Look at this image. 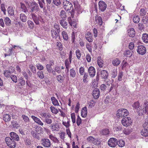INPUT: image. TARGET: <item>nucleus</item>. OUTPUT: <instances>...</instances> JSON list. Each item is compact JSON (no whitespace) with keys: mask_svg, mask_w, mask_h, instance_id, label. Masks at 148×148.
<instances>
[{"mask_svg":"<svg viewBox=\"0 0 148 148\" xmlns=\"http://www.w3.org/2000/svg\"><path fill=\"white\" fill-rule=\"evenodd\" d=\"M53 3L56 6L59 5L61 3V2L60 0H53Z\"/></svg>","mask_w":148,"mask_h":148,"instance_id":"obj_59","label":"nucleus"},{"mask_svg":"<svg viewBox=\"0 0 148 148\" xmlns=\"http://www.w3.org/2000/svg\"><path fill=\"white\" fill-rule=\"evenodd\" d=\"M128 35L131 37H133L135 35L134 29L132 28H130L128 30Z\"/></svg>","mask_w":148,"mask_h":148,"instance_id":"obj_19","label":"nucleus"},{"mask_svg":"<svg viewBox=\"0 0 148 148\" xmlns=\"http://www.w3.org/2000/svg\"><path fill=\"white\" fill-rule=\"evenodd\" d=\"M63 39L66 41H67L69 39V36L67 33L65 31H63L62 33Z\"/></svg>","mask_w":148,"mask_h":148,"instance_id":"obj_29","label":"nucleus"},{"mask_svg":"<svg viewBox=\"0 0 148 148\" xmlns=\"http://www.w3.org/2000/svg\"><path fill=\"white\" fill-rule=\"evenodd\" d=\"M88 77V73H85L83 77V81L84 83H87L88 82L87 79Z\"/></svg>","mask_w":148,"mask_h":148,"instance_id":"obj_46","label":"nucleus"},{"mask_svg":"<svg viewBox=\"0 0 148 148\" xmlns=\"http://www.w3.org/2000/svg\"><path fill=\"white\" fill-rule=\"evenodd\" d=\"M142 22L144 24H147L148 23V17L144 16L142 18Z\"/></svg>","mask_w":148,"mask_h":148,"instance_id":"obj_61","label":"nucleus"},{"mask_svg":"<svg viewBox=\"0 0 148 148\" xmlns=\"http://www.w3.org/2000/svg\"><path fill=\"white\" fill-rule=\"evenodd\" d=\"M11 137L14 140L18 141L19 137L14 132H12L10 133Z\"/></svg>","mask_w":148,"mask_h":148,"instance_id":"obj_16","label":"nucleus"},{"mask_svg":"<svg viewBox=\"0 0 148 148\" xmlns=\"http://www.w3.org/2000/svg\"><path fill=\"white\" fill-rule=\"evenodd\" d=\"M10 77L12 81L15 83L17 82V78L16 76L14 75H12L10 76Z\"/></svg>","mask_w":148,"mask_h":148,"instance_id":"obj_56","label":"nucleus"},{"mask_svg":"<svg viewBox=\"0 0 148 148\" xmlns=\"http://www.w3.org/2000/svg\"><path fill=\"white\" fill-rule=\"evenodd\" d=\"M133 22L135 23H138L140 21L139 16L138 15H135L133 18Z\"/></svg>","mask_w":148,"mask_h":148,"instance_id":"obj_37","label":"nucleus"},{"mask_svg":"<svg viewBox=\"0 0 148 148\" xmlns=\"http://www.w3.org/2000/svg\"><path fill=\"white\" fill-rule=\"evenodd\" d=\"M129 114V112L127 110L125 109L121 108L118 110L116 115L117 116L122 117L127 116Z\"/></svg>","mask_w":148,"mask_h":148,"instance_id":"obj_3","label":"nucleus"},{"mask_svg":"<svg viewBox=\"0 0 148 148\" xmlns=\"http://www.w3.org/2000/svg\"><path fill=\"white\" fill-rule=\"evenodd\" d=\"M60 16L62 18V19H66V15L64 11L62 10L60 13Z\"/></svg>","mask_w":148,"mask_h":148,"instance_id":"obj_33","label":"nucleus"},{"mask_svg":"<svg viewBox=\"0 0 148 148\" xmlns=\"http://www.w3.org/2000/svg\"><path fill=\"white\" fill-rule=\"evenodd\" d=\"M121 123L123 126L127 127L131 125L132 122L131 118L127 117L123 118L122 119Z\"/></svg>","mask_w":148,"mask_h":148,"instance_id":"obj_4","label":"nucleus"},{"mask_svg":"<svg viewBox=\"0 0 148 148\" xmlns=\"http://www.w3.org/2000/svg\"><path fill=\"white\" fill-rule=\"evenodd\" d=\"M85 38L89 42H92L93 41L92 35L89 32H88L85 35Z\"/></svg>","mask_w":148,"mask_h":148,"instance_id":"obj_14","label":"nucleus"},{"mask_svg":"<svg viewBox=\"0 0 148 148\" xmlns=\"http://www.w3.org/2000/svg\"><path fill=\"white\" fill-rule=\"evenodd\" d=\"M66 19H62L59 21V23L61 26L64 28L66 29L68 27V23L65 21Z\"/></svg>","mask_w":148,"mask_h":148,"instance_id":"obj_15","label":"nucleus"},{"mask_svg":"<svg viewBox=\"0 0 148 148\" xmlns=\"http://www.w3.org/2000/svg\"><path fill=\"white\" fill-rule=\"evenodd\" d=\"M110 133V131L108 129H105L101 130L100 131V133L101 134L103 135H107Z\"/></svg>","mask_w":148,"mask_h":148,"instance_id":"obj_24","label":"nucleus"},{"mask_svg":"<svg viewBox=\"0 0 148 148\" xmlns=\"http://www.w3.org/2000/svg\"><path fill=\"white\" fill-rule=\"evenodd\" d=\"M13 73L12 71L9 70H5L4 71L3 74L4 76L7 77H9L10 75Z\"/></svg>","mask_w":148,"mask_h":148,"instance_id":"obj_27","label":"nucleus"},{"mask_svg":"<svg viewBox=\"0 0 148 148\" xmlns=\"http://www.w3.org/2000/svg\"><path fill=\"white\" fill-rule=\"evenodd\" d=\"M20 19L22 22H25L27 20V17L24 14L21 13L20 15Z\"/></svg>","mask_w":148,"mask_h":148,"instance_id":"obj_21","label":"nucleus"},{"mask_svg":"<svg viewBox=\"0 0 148 148\" xmlns=\"http://www.w3.org/2000/svg\"><path fill=\"white\" fill-rule=\"evenodd\" d=\"M40 115L42 117L45 118H50L51 116V115L50 114H47L46 113H41Z\"/></svg>","mask_w":148,"mask_h":148,"instance_id":"obj_47","label":"nucleus"},{"mask_svg":"<svg viewBox=\"0 0 148 148\" xmlns=\"http://www.w3.org/2000/svg\"><path fill=\"white\" fill-rule=\"evenodd\" d=\"M71 117L73 123H74L75 122V114L74 113H72L71 114Z\"/></svg>","mask_w":148,"mask_h":148,"instance_id":"obj_64","label":"nucleus"},{"mask_svg":"<svg viewBox=\"0 0 148 148\" xmlns=\"http://www.w3.org/2000/svg\"><path fill=\"white\" fill-rule=\"evenodd\" d=\"M49 138L55 143H58L59 142L58 140L56 138L54 137L52 135H50L49 136Z\"/></svg>","mask_w":148,"mask_h":148,"instance_id":"obj_42","label":"nucleus"},{"mask_svg":"<svg viewBox=\"0 0 148 148\" xmlns=\"http://www.w3.org/2000/svg\"><path fill=\"white\" fill-rule=\"evenodd\" d=\"M120 61L117 58L114 59L112 61V64L115 66L119 65L120 64Z\"/></svg>","mask_w":148,"mask_h":148,"instance_id":"obj_25","label":"nucleus"},{"mask_svg":"<svg viewBox=\"0 0 148 148\" xmlns=\"http://www.w3.org/2000/svg\"><path fill=\"white\" fill-rule=\"evenodd\" d=\"M132 106L135 109L138 108L140 106L139 102L138 101L135 102L134 104L132 105Z\"/></svg>","mask_w":148,"mask_h":148,"instance_id":"obj_60","label":"nucleus"},{"mask_svg":"<svg viewBox=\"0 0 148 148\" xmlns=\"http://www.w3.org/2000/svg\"><path fill=\"white\" fill-rule=\"evenodd\" d=\"M112 77L115 78L117 75V71L116 69H114L112 72Z\"/></svg>","mask_w":148,"mask_h":148,"instance_id":"obj_43","label":"nucleus"},{"mask_svg":"<svg viewBox=\"0 0 148 148\" xmlns=\"http://www.w3.org/2000/svg\"><path fill=\"white\" fill-rule=\"evenodd\" d=\"M70 76L73 77H75L76 75V73L74 69L72 68L70 69Z\"/></svg>","mask_w":148,"mask_h":148,"instance_id":"obj_44","label":"nucleus"},{"mask_svg":"<svg viewBox=\"0 0 148 148\" xmlns=\"http://www.w3.org/2000/svg\"><path fill=\"white\" fill-rule=\"evenodd\" d=\"M117 144L119 147H122L125 145V142L123 140H120L118 141V140Z\"/></svg>","mask_w":148,"mask_h":148,"instance_id":"obj_38","label":"nucleus"},{"mask_svg":"<svg viewBox=\"0 0 148 148\" xmlns=\"http://www.w3.org/2000/svg\"><path fill=\"white\" fill-rule=\"evenodd\" d=\"M5 141L7 145L10 148H14L16 145V143L14 140L9 137H6Z\"/></svg>","mask_w":148,"mask_h":148,"instance_id":"obj_2","label":"nucleus"},{"mask_svg":"<svg viewBox=\"0 0 148 148\" xmlns=\"http://www.w3.org/2000/svg\"><path fill=\"white\" fill-rule=\"evenodd\" d=\"M12 123L14 128H17L19 126V124L17 123V122L15 121H13L12 122Z\"/></svg>","mask_w":148,"mask_h":148,"instance_id":"obj_62","label":"nucleus"},{"mask_svg":"<svg viewBox=\"0 0 148 148\" xmlns=\"http://www.w3.org/2000/svg\"><path fill=\"white\" fill-rule=\"evenodd\" d=\"M21 116L23 120L25 123H29V119L28 116L25 115H22Z\"/></svg>","mask_w":148,"mask_h":148,"instance_id":"obj_39","label":"nucleus"},{"mask_svg":"<svg viewBox=\"0 0 148 148\" xmlns=\"http://www.w3.org/2000/svg\"><path fill=\"white\" fill-rule=\"evenodd\" d=\"M95 20L97 23L99 24V25H102L103 21L101 17L97 16L96 17Z\"/></svg>","mask_w":148,"mask_h":148,"instance_id":"obj_31","label":"nucleus"},{"mask_svg":"<svg viewBox=\"0 0 148 148\" xmlns=\"http://www.w3.org/2000/svg\"><path fill=\"white\" fill-rule=\"evenodd\" d=\"M32 5H31V6L32 7H31L29 11L30 12L32 13H32L35 10H38V9H39L38 5L36 2H32Z\"/></svg>","mask_w":148,"mask_h":148,"instance_id":"obj_12","label":"nucleus"},{"mask_svg":"<svg viewBox=\"0 0 148 148\" xmlns=\"http://www.w3.org/2000/svg\"><path fill=\"white\" fill-rule=\"evenodd\" d=\"M57 79L58 81L60 83H62L64 81L63 77L61 75H58L57 77Z\"/></svg>","mask_w":148,"mask_h":148,"instance_id":"obj_49","label":"nucleus"},{"mask_svg":"<svg viewBox=\"0 0 148 148\" xmlns=\"http://www.w3.org/2000/svg\"><path fill=\"white\" fill-rule=\"evenodd\" d=\"M75 53L76 57L78 59H79L81 56V53L79 49H77L76 50Z\"/></svg>","mask_w":148,"mask_h":148,"instance_id":"obj_51","label":"nucleus"},{"mask_svg":"<svg viewBox=\"0 0 148 148\" xmlns=\"http://www.w3.org/2000/svg\"><path fill=\"white\" fill-rule=\"evenodd\" d=\"M38 4L41 8H44L45 9L44 7L45 5V0H40L38 1Z\"/></svg>","mask_w":148,"mask_h":148,"instance_id":"obj_36","label":"nucleus"},{"mask_svg":"<svg viewBox=\"0 0 148 148\" xmlns=\"http://www.w3.org/2000/svg\"><path fill=\"white\" fill-rule=\"evenodd\" d=\"M49 118H45L44 121V122L47 124H50L52 123V119Z\"/></svg>","mask_w":148,"mask_h":148,"instance_id":"obj_54","label":"nucleus"},{"mask_svg":"<svg viewBox=\"0 0 148 148\" xmlns=\"http://www.w3.org/2000/svg\"><path fill=\"white\" fill-rule=\"evenodd\" d=\"M57 47L58 48V49L60 51L62 50V45L61 43L60 42H57Z\"/></svg>","mask_w":148,"mask_h":148,"instance_id":"obj_63","label":"nucleus"},{"mask_svg":"<svg viewBox=\"0 0 148 148\" xmlns=\"http://www.w3.org/2000/svg\"><path fill=\"white\" fill-rule=\"evenodd\" d=\"M5 24L7 25H9L11 24V20L8 17H6L4 20Z\"/></svg>","mask_w":148,"mask_h":148,"instance_id":"obj_57","label":"nucleus"},{"mask_svg":"<svg viewBox=\"0 0 148 148\" xmlns=\"http://www.w3.org/2000/svg\"><path fill=\"white\" fill-rule=\"evenodd\" d=\"M51 36L53 39L58 41L60 38V33H58L53 28L51 30Z\"/></svg>","mask_w":148,"mask_h":148,"instance_id":"obj_5","label":"nucleus"},{"mask_svg":"<svg viewBox=\"0 0 148 148\" xmlns=\"http://www.w3.org/2000/svg\"><path fill=\"white\" fill-rule=\"evenodd\" d=\"M37 75L38 77L40 79H43L44 78V74L42 71H39L37 73Z\"/></svg>","mask_w":148,"mask_h":148,"instance_id":"obj_40","label":"nucleus"},{"mask_svg":"<svg viewBox=\"0 0 148 148\" xmlns=\"http://www.w3.org/2000/svg\"><path fill=\"white\" fill-rule=\"evenodd\" d=\"M132 52L129 50H126L124 53V55L127 57H130L132 55Z\"/></svg>","mask_w":148,"mask_h":148,"instance_id":"obj_32","label":"nucleus"},{"mask_svg":"<svg viewBox=\"0 0 148 148\" xmlns=\"http://www.w3.org/2000/svg\"><path fill=\"white\" fill-rule=\"evenodd\" d=\"M63 5L64 8L66 10L69 11L72 10L71 14L72 17L73 18V14L74 10H73V5L72 3L67 0H65L63 2Z\"/></svg>","mask_w":148,"mask_h":148,"instance_id":"obj_1","label":"nucleus"},{"mask_svg":"<svg viewBox=\"0 0 148 148\" xmlns=\"http://www.w3.org/2000/svg\"><path fill=\"white\" fill-rule=\"evenodd\" d=\"M51 100L53 104L56 106H58L59 105V103H58L57 100L54 97H51Z\"/></svg>","mask_w":148,"mask_h":148,"instance_id":"obj_30","label":"nucleus"},{"mask_svg":"<svg viewBox=\"0 0 148 148\" xmlns=\"http://www.w3.org/2000/svg\"><path fill=\"white\" fill-rule=\"evenodd\" d=\"M52 131H58L59 130V125L57 123L51 124L50 125Z\"/></svg>","mask_w":148,"mask_h":148,"instance_id":"obj_17","label":"nucleus"},{"mask_svg":"<svg viewBox=\"0 0 148 148\" xmlns=\"http://www.w3.org/2000/svg\"><path fill=\"white\" fill-rule=\"evenodd\" d=\"M100 75L102 79L104 80L108 78V74L106 70H103L100 72Z\"/></svg>","mask_w":148,"mask_h":148,"instance_id":"obj_11","label":"nucleus"},{"mask_svg":"<svg viewBox=\"0 0 148 148\" xmlns=\"http://www.w3.org/2000/svg\"><path fill=\"white\" fill-rule=\"evenodd\" d=\"M18 82L21 86H23L25 84V82L22 77H20L18 79Z\"/></svg>","mask_w":148,"mask_h":148,"instance_id":"obj_34","label":"nucleus"},{"mask_svg":"<svg viewBox=\"0 0 148 148\" xmlns=\"http://www.w3.org/2000/svg\"><path fill=\"white\" fill-rule=\"evenodd\" d=\"M100 92L99 89L95 88L93 91L92 95L95 99H97L99 97Z\"/></svg>","mask_w":148,"mask_h":148,"instance_id":"obj_13","label":"nucleus"},{"mask_svg":"<svg viewBox=\"0 0 148 148\" xmlns=\"http://www.w3.org/2000/svg\"><path fill=\"white\" fill-rule=\"evenodd\" d=\"M52 65H53L52 64H48L46 65V67L48 72H51L52 70L51 66Z\"/></svg>","mask_w":148,"mask_h":148,"instance_id":"obj_41","label":"nucleus"},{"mask_svg":"<svg viewBox=\"0 0 148 148\" xmlns=\"http://www.w3.org/2000/svg\"><path fill=\"white\" fill-rule=\"evenodd\" d=\"M118 140L114 138H110L108 141L109 146L111 147H114L117 145Z\"/></svg>","mask_w":148,"mask_h":148,"instance_id":"obj_6","label":"nucleus"},{"mask_svg":"<svg viewBox=\"0 0 148 148\" xmlns=\"http://www.w3.org/2000/svg\"><path fill=\"white\" fill-rule=\"evenodd\" d=\"M141 134L143 136H148V130L147 129H143L141 132Z\"/></svg>","mask_w":148,"mask_h":148,"instance_id":"obj_26","label":"nucleus"},{"mask_svg":"<svg viewBox=\"0 0 148 148\" xmlns=\"http://www.w3.org/2000/svg\"><path fill=\"white\" fill-rule=\"evenodd\" d=\"M3 120L5 122L9 121L10 120V117L9 115L6 114L3 115Z\"/></svg>","mask_w":148,"mask_h":148,"instance_id":"obj_35","label":"nucleus"},{"mask_svg":"<svg viewBox=\"0 0 148 148\" xmlns=\"http://www.w3.org/2000/svg\"><path fill=\"white\" fill-rule=\"evenodd\" d=\"M99 9L102 12L104 11L107 7V5L105 2L102 1H100L98 3Z\"/></svg>","mask_w":148,"mask_h":148,"instance_id":"obj_8","label":"nucleus"},{"mask_svg":"<svg viewBox=\"0 0 148 148\" xmlns=\"http://www.w3.org/2000/svg\"><path fill=\"white\" fill-rule=\"evenodd\" d=\"M20 8L22 10V11L25 13L28 12V10L25 4L22 2H20Z\"/></svg>","mask_w":148,"mask_h":148,"instance_id":"obj_20","label":"nucleus"},{"mask_svg":"<svg viewBox=\"0 0 148 148\" xmlns=\"http://www.w3.org/2000/svg\"><path fill=\"white\" fill-rule=\"evenodd\" d=\"M41 142L43 145L46 147H49L51 145V142L47 138H42Z\"/></svg>","mask_w":148,"mask_h":148,"instance_id":"obj_9","label":"nucleus"},{"mask_svg":"<svg viewBox=\"0 0 148 148\" xmlns=\"http://www.w3.org/2000/svg\"><path fill=\"white\" fill-rule=\"evenodd\" d=\"M53 28L54 29L56 30L57 32L58 33H60V28L59 26L57 24H55L53 26Z\"/></svg>","mask_w":148,"mask_h":148,"instance_id":"obj_55","label":"nucleus"},{"mask_svg":"<svg viewBox=\"0 0 148 148\" xmlns=\"http://www.w3.org/2000/svg\"><path fill=\"white\" fill-rule=\"evenodd\" d=\"M32 17L35 23L38 25L39 24V20L37 16L34 13H32L31 14Z\"/></svg>","mask_w":148,"mask_h":148,"instance_id":"obj_22","label":"nucleus"},{"mask_svg":"<svg viewBox=\"0 0 148 148\" xmlns=\"http://www.w3.org/2000/svg\"><path fill=\"white\" fill-rule=\"evenodd\" d=\"M142 39L143 42L148 43V34H143L142 37Z\"/></svg>","mask_w":148,"mask_h":148,"instance_id":"obj_23","label":"nucleus"},{"mask_svg":"<svg viewBox=\"0 0 148 148\" xmlns=\"http://www.w3.org/2000/svg\"><path fill=\"white\" fill-rule=\"evenodd\" d=\"M29 67L32 72L34 73H36V69L35 66H34L33 65H29Z\"/></svg>","mask_w":148,"mask_h":148,"instance_id":"obj_53","label":"nucleus"},{"mask_svg":"<svg viewBox=\"0 0 148 148\" xmlns=\"http://www.w3.org/2000/svg\"><path fill=\"white\" fill-rule=\"evenodd\" d=\"M87 114V109L86 107H85L82 108L81 110V115L83 117H86Z\"/></svg>","mask_w":148,"mask_h":148,"instance_id":"obj_18","label":"nucleus"},{"mask_svg":"<svg viewBox=\"0 0 148 148\" xmlns=\"http://www.w3.org/2000/svg\"><path fill=\"white\" fill-rule=\"evenodd\" d=\"M88 72L91 77H93L95 75V69L94 67L91 66L88 69Z\"/></svg>","mask_w":148,"mask_h":148,"instance_id":"obj_10","label":"nucleus"},{"mask_svg":"<svg viewBox=\"0 0 148 148\" xmlns=\"http://www.w3.org/2000/svg\"><path fill=\"white\" fill-rule=\"evenodd\" d=\"M123 76V73L122 71L119 73L118 77V81H120L122 80V78Z\"/></svg>","mask_w":148,"mask_h":148,"instance_id":"obj_45","label":"nucleus"},{"mask_svg":"<svg viewBox=\"0 0 148 148\" xmlns=\"http://www.w3.org/2000/svg\"><path fill=\"white\" fill-rule=\"evenodd\" d=\"M138 53L141 55H143L145 54L146 52V48L143 45H140L138 47L137 49Z\"/></svg>","mask_w":148,"mask_h":148,"instance_id":"obj_7","label":"nucleus"},{"mask_svg":"<svg viewBox=\"0 0 148 148\" xmlns=\"http://www.w3.org/2000/svg\"><path fill=\"white\" fill-rule=\"evenodd\" d=\"M146 13V10L143 8H141L140 9V14L141 16H143L145 15Z\"/></svg>","mask_w":148,"mask_h":148,"instance_id":"obj_52","label":"nucleus"},{"mask_svg":"<svg viewBox=\"0 0 148 148\" xmlns=\"http://www.w3.org/2000/svg\"><path fill=\"white\" fill-rule=\"evenodd\" d=\"M132 131L129 128L126 129L123 131L124 133L126 135H128Z\"/></svg>","mask_w":148,"mask_h":148,"instance_id":"obj_58","label":"nucleus"},{"mask_svg":"<svg viewBox=\"0 0 148 148\" xmlns=\"http://www.w3.org/2000/svg\"><path fill=\"white\" fill-rule=\"evenodd\" d=\"M8 12L10 16H13L14 14V11L12 8L11 6L8 7Z\"/></svg>","mask_w":148,"mask_h":148,"instance_id":"obj_28","label":"nucleus"},{"mask_svg":"<svg viewBox=\"0 0 148 148\" xmlns=\"http://www.w3.org/2000/svg\"><path fill=\"white\" fill-rule=\"evenodd\" d=\"M50 109L51 112L54 114H57L58 112V110L54 107L51 106Z\"/></svg>","mask_w":148,"mask_h":148,"instance_id":"obj_48","label":"nucleus"},{"mask_svg":"<svg viewBox=\"0 0 148 148\" xmlns=\"http://www.w3.org/2000/svg\"><path fill=\"white\" fill-rule=\"evenodd\" d=\"M27 23L29 27L31 29H32L34 26V24L33 22L30 20H28L27 21Z\"/></svg>","mask_w":148,"mask_h":148,"instance_id":"obj_50","label":"nucleus"}]
</instances>
